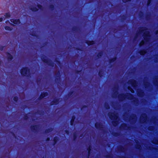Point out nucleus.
<instances>
[{
	"label": "nucleus",
	"mask_w": 158,
	"mask_h": 158,
	"mask_svg": "<svg viewBox=\"0 0 158 158\" xmlns=\"http://www.w3.org/2000/svg\"><path fill=\"white\" fill-rule=\"evenodd\" d=\"M108 115L111 120H113L112 122L113 125L114 126H117L118 124L117 120L118 119V114L115 112H109L108 113Z\"/></svg>",
	"instance_id": "obj_1"
},
{
	"label": "nucleus",
	"mask_w": 158,
	"mask_h": 158,
	"mask_svg": "<svg viewBox=\"0 0 158 158\" xmlns=\"http://www.w3.org/2000/svg\"><path fill=\"white\" fill-rule=\"evenodd\" d=\"M141 33H143V36L145 40H143L139 44V46L141 47L145 43L148 42V31L142 29L141 31Z\"/></svg>",
	"instance_id": "obj_2"
},
{
	"label": "nucleus",
	"mask_w": 158,
	"mask_h": 158,
	"mask_svg": "<svg viewBox=\"0 0 158 158\" xmlns=\"http://www.w3.org/2000/svg\"><path fill=\"white\" fill-rule=\"evenodd\" d=\"M118 97L119 98H122L121 100H123L126 98L131 100L133 98V96L130 93H127L125 94H120L119 95Z\"/></svg>",
	"instance_id": "obj_3"
},
{
	"label": "nucleus",
	"mask_w": 158,
	"mask_h": 158,
	"mask_svg": "<svg viewBox=\"0 0 158 158\" xmlns=\"http://www.w3.org/2000/svg\"><path fill=\"white\" fill-rule=\"evenodd\" d=\"M148 120V117L147 115L144 113L142 114L139 118L140 122L142 123H146Z\"/></svg>",
	"instance_id": "obj_4"
},
{
	"label": "nucleus",
	"mask_w": 158,
	"mask_h": 158,
	"mask_svg": "<svg viewBox=\"0 0 158 158\" xmlns=\"http://www.w3.org/2000/svg\"><path fill=\"white\" fill-rule=\"evenodd\" d=\"M127 83L129 85H131L135 89H136L138 84L137 82L133 79H131L129 80L127 82Z\"/></svg>",
	"instance_id": "obj_5"
},
{
	"label": "nucleus",
	"mask_w": 158,
	"mask_h": 158,
	"mask_svg": "<svg viewBox=\"0 0 158 158\" xmlns=\"http://www.w3.org/2000/svg\"><path fill=\"white\" fill-rule=\"evenodd\" d=\"M30 72L29 69L27 67L22 68L20 70L21 74L24 76H26Z\"/></svg>",
	"instance_id": "obj_6"
},
{
	"label": "nucleus",
	"mask_w": 158,
	"mask_h": 158,
	"mask_svg": "<svg viewBox=\"0 0 158 158\" xmlns=\"http://www.w3.org/2000/svg\"><path fill=\"white\" fill-rule=\"evenodd\" d=\"M37 7L38 8H37L35 7H32L31 8V10L34 11H37L38 10V9H42V6H41L40 5H37Z\"/></svg>",
	"instance_id": "obj_7"
},
{
	"label": "nucleus",
	"mask_w": 158,
	"mask_h": 158,
	"mask_svg": "<svg viewBox=\"0 0 158 158\" xmlns=\"http://www.w3.org/2000/svg\"><path fill=\"white\" fill-rule=\"evenodd\" d=\"M10 21L11 22L13 23L14 24H19L20 23V21L19 19H11Z\"/></svg>",
	"instance_id": "obj_8"
},
{
	"label": "nucleus",
	"mask_w": 158,
	"mask_h": 158,
	"mask_svg": "<svg viewBox=\"0 0 158 158\" xmlns=\"http://www.w3.org/2000/svg\"><path fill=\"white\" fill-rule=\"evenodd\" d=\"M102 124L100 123H96L95 124V127L98 129H100L102 127Z\"/></svg>",
	"instance_id": "obj_9"
},
{
	"label": "nucleus",
	"mask_w": 158,
	"mask_h": 158,
	"mask_svg": "<svg viewBox=\"0 0 158 158\" xmlns=\"http://www.w3.org/2000/svg\"><path fill=\"white\" fill-rule=\"evenodd\" d=\"M48 94L47 92H43L41 93L39 98L40 99H42L44 97H45L48 96Z\"/></svg>",
	"instance_id": "obj_10"
},
{
	"label": "nucleus",
	"mask_w": 158,
	"mask_h": 158,
	"mask_svg": "<svg viewBox=\"0 0 158 158\" xmlns=\"http://www.w3.org/2000/svg\"><path fill=\"white\" fill-rule=\"evenodd\" d=\"M152 143L154 145H158V139H153L152 141Z\"/></svg>",
	"instance_id": "obj_11"
},
{
	"label": "nucleus",
	"mask_w": 158,
	"mask_h": 158,
	"mask_svg": "<svg viewBox=\"0 0 158 158\" xmlns=\"http://www.w3.org/2000/svg\"><path fill=\"white\" fill-rule=\"evenodd\" d=\"M7 56L8 57V59L9 60H12L13 57L12 56L10 55V53H8L7 54Z\"/></svg>",
	"instance_id": "obj_12"
},
{
	"label": "nucleus",
	"mask_w": 158,
	"mask_h": 158,
	"mask_svg": "<svg viewBox=\"0 0 158 158\" xmlns=\"http://www.w3.org/2000/svg\"><path fill=\"white\" fill-rule=\"evenodd\" d=\"M139 52L141 55H144L146 54V52L145 50H142L139 51Z\"/></svg>",
	"instance_id": "obj_13"
},
{
	"label": "nucleus",
	"mask_w": 158,
	"mask_h": 158,
	"mask_svg": "<svg viewBox=\"0 0 158 158\" xmlns=\"http://www.w3.org/2000/svg\"><path fill=\"white\" fill-rule=\"evenodd\" d=\"M153 84L155 86L158 87V80L157 79H156L153 81Z\"/></svg>",
	"instance_id": "obj_14"
},
{
	"label": "nucleus",
	"mask_w": 158,
	"mask_h": 158,
	"mask_svg": "<svg viewBox=\"0 0 158 158\" xmlns=\"http://www.w3.org/2000/svg\"><path fill=\"white\" fill-rule=\"evenodd\" d=\"M128 89L132 93H134V90L132 89V88L130 86H128Z\"/></svg>",
	"instance_id": "obj_15"
},
{
	"label": "nucleus",
	"mask_w": 158,
	"mask_h": 158,
	"mask_svg": "<svg viewBox=\"0 0 158 158\" xmlns=\"http://www.w3.org/2000/svg\"><path fill=\"white\" fill-rule=\"evenodd\" d=\"M75 118V117H72V118L71 120V121H70V124L71 125H73Z\"/></svg>",
	"instance_id": "obj_16"
},
{
	"label": "nucleus",
	"mask_w": 158,
	"mask_h": 158,
	"mask_svg": "<svg viewBox=\"0 0 158 158\" xmlns=\"http://www.w3.org/2000/svg\"><path fill=\"white\" fill-rule=\"evenodd\" d=\"M5 30L8 31H11L12 30V29L8 26H5Z\"/></svg>",
	"instance_id": "obj_17"
},
{
	"label": "nucleus",
	"mask_w": 158,
	"mask_h": 158,
	"mask_svg": "<svg viewBox=\"0 0 158 158\" xmlns=\"http://www.w3.org/2000/svg\"><path fill=\"white\" fill-rule=\"evenodd\" d=\"M87 43L88 44V45H91L94 44V42L93 41H88L87 42Z\"/></svg>",
	"instance_id": "obj_18"
},
{
	"label": "nucleus",
	"mask_w": 158,
	"mask_h": 158,
	"mask_svg": "<svg viewBox=\"0 0 158 158\" xmlns=\"http://www.w3.org/2000/svg\"><path fill=\"white\" fill-rule=\"evenodd\" d=\"M5 16L7 18H9L10 17V14L9 13H6L5 14Z\"/></svg>",
	"instance_id": "obj_19"
},
{
	"label": "nucleus",
	"mask_w": 158,
	"mask_h": 158,
	"mask_svg": "<svg viewBox=\"0 0 158 158\" xmlns=\"http://www.w3.org/2000/svg\"><path fill=\"white\" fill-rule=\"evenodd\" d=\"M102 52H100L99 53L98 55V58L100 57L102 55Z\"/></svg>",
	"instance_id": "obj_20"
},
{
	"label": "nucleus",
	"mask_w": 158,
	"mask_h": 158,
	"mask_svg": "<svg viewBox=\"0 0 158 158\" xmlns=\"http://www.w3.org/2000/svg\"><path fill=\"white\" fill-rule=\"evenodd\" d=\"M105 106L106 108L107 109H109L110 108L109 105L106 103L105 104Z\"/></svg>",
	"instance_id": "obj_21"
},
{
	"label": "nucleus",
	"mask_w": 158,
	"mask_h": 158,
	"mask_svg": "<svg viewBox=\"0 0 158 158\" xmlns=\"http://www.w3.org/2000/svg\"><path fill=\"white\" fill-rule=\"evenodd\" d=\"M87 150H88V156H89L90 154V150H91L90 148H88L87 149Z\"/></svg>",
	"instance_id": "obj_22"
},
{
	"label": "nucleus",
	"mask_w": 158,
	"mask_h": 158,
	"mask_svg": "<svg viewBox=\"0 0 158 158\" xmlns=\"http://www.w3.org/2000/svg\"><path fill=\"white\" fill-rule=\"evenodd\" d=\"M135 147L137 149H140L141 148V146L139 145H137L135 146Z\"/></svg>",
	"instance_id": "obj_23"
},
{
	"label": "nucleus",
	"mask_w": 158,
	"mask_h": 158,
	"mask_svg": "<svg viewBox=\"0 0 158 158\" xmlns=\"http://www.w3.org/2000/svg\"><path fill=\"white\" fill-rule=\"evenodd\" d=\"M58 138L57 137H55L54 139V141L55 142V143H56V142L58 140Z\"/></svg>",
	"instance_id": "obj_24"
},
{
	"label": "nucleus",
	"mask_w": 158,
	"mask_h": 158,
	"mask_svg": "<svg viewBox=\"0 0 158 158\" xmlns=\"http://www.w3.org/2000/svg\"><path fill=\"white\" fill-rule=\"evenodd\" d=\"M158 110V109H150L149 108V112H150V111H151V110ZM149 131H150V127H149Z\"/></svg>",
	"instance_id": "obj_25"
},
{
	"label": "nucleus",
	"mask_w": 158,
	"mask_h": 158,
	"mask_svg": "<svg viewBox=\"0 0 158 158\" xmlns=\"http://www.w3.org/2000/svg\"><path fill=\"white\" fill-rule=\"evenodd\" d=\"M138 95L139 96H140V97H142L143 95V93L142 92V93H141V94H140L139 92L138 93Z\"/></svg>",
	"instance_id": "obj_26"
},
{
	"label": "nucleus",
	"mask_w": 158,
	"mask_h": 158,
	"mask_svg": "<svg viewBox=\"0 0 158 158\" xmlns=\"http://www.w3.org/2000/svg\"><path fill=\"white\" fill-rule=\"evenodd\" d=\"M13 99L14 101L16 102L17 101L18 98L17 97H14Z\"/></svg>",
	"instance_id": "obj_27"
},
{
	"label": "nucleus",
	"mask_w": 158,
	"mask_h": 158,
	"mask_svg": "<svg viewBox=\"0 0 158 158\" xmlns=\"http://www.w3.org/2000/svg\"><path fill=\"white\" fill-rule=\"evenodd\" d=\"M154 34L156 35H158V30H156L154 31Z\"/></svg>",
	"instance_id": "obj_28"
},
{
	"label": "nucleus",
	"mask_w": 158,
	"mask_h": 158,
	"mask_svg": "<svg viewBox=\"0 0 158 158\" xmlns=\"http://www.w3.org/2000/svg\"><path fill=\"white\" fill-rule=\"evenodd\" d=\"M123 2H128L130 1V0H122Z\"/></svg>",
	"instance_id": "obj_29"
},
{
	"label": "nucleus",
	"mask_w": 158,
	"mask_h": 158,
	"mask_svg": "<svg viewBox=\"0 0 158 158\" xmlns=\"http://www.w3.org/2000/svg\"><path fill=\"white\" fill-rule=\"evenodd\" d=\"M44 62L45 63H48V60L47 59V60H43Z\"/></svg>",
	"instance_id": "obj_30"
},
{
	"label": "nucleus",
	"mask_w": 158,
	"mask_h": 158,
	"mask_svg": "<svg viewBox=\"0 0 158 158\" xmlns=\"http://www.w3.org/2000/svg\"><path fill=\"white\" fill-rule=\"evenodd\" d=\"M49 65H50L51 66H53L54 65V64L53 63H51V64H49Z\"/></svg>",
	"instance_id": "obj_31"
},
{
	"label": "nucleus",
	"mask_w": 158,
	"mask_h": 158,
	"mask_svg": "<svg viewBox=\"0 0 158 158\" xmlns=\"http://www.w3.org/2000/svg\"><path fill=\"white\" fill-rule=\"evenodd\" d=\"M149 38L150 37V35L149 34Z\"/></svg>",
	"instance_id": "obj_32"
},
{
	"label": "nucleus",
	"mask_w": 158,
	"mask_h": 158,
	"mask_svg": "<svg viewBox=\"0 0 158 158\" xmlns=\"http://www.w3.org/2000/svg\"><path fill=\"white\" fill-rule=\"evenodd\" d=\"M3 20V19L2 18H0V22H2Z\"/></svg>",
	"instance_id": "obj_33"
},
{
	"label": "nucleus",
	"mask_w": 158,
	"mask_h": 158,
	"mask_svg": "<svg viewBox=\"0 0 158 158\" xmlns=\"http://www.w3.org/2000/svg\"><path fill=\"white\" fill-rule=\"evenodd\" d=\"M151 0H149V4L151 2Z\"/></svg>",
	"instance_id": "obj_34"
},
{
	"label": "nucleus",
	"mask_w": 158,
	"mask_h": 158,
	"mask_svg": "<svg viewBox=\"0 0 158 158\" xmlns=\"http://www.w3.org/2000/svg\"><path fill=\"white\" fill-rule=\"evenodd\" d=\"M56 102L55 104H56L58 102V101L57 100H56Z\"/></svg>",
	"instance_id": "obj_35"
},
{
	"label": "nucleus",
	"mask_w": 158,
	"mask_h": 158,
	"mask_svg": "<svg viewBox=\"0 0 158 158\" xmlns=\"http://www.w3.org/2000/svg\"><path fill=\"white\" fill-rule=\"evenodd\" d=\"M133 116L134 117V118H136V116H135V115H134V114H133Z\"/></svg>",
	"instance_id": "obj_36"
},
{
	"label": "nucleus",
	"mask_w": 158,
	"mask_h": 158,
	"mask_svg": "<svg viewBox=\"0 0 158 158\" xmlns=\"http://www.w3.org/2000/svg\"><path fill=\"white\" fill-rule=\"evenodd\" d=\"M49 140V138H47V141H48Z\"/></svg>",
	"instance_id": "obj_37"
},
{
	"label": "nucleus",
	"mask_w": 158,
	"mask_h": 158,
	"mask_svg": "<svg viewBox=\"0 0 158 158\" xmlns=\"http://www.w3.org/2000/svg\"><path fill=\"white\" fill-rule=\"evenodd\" d=\"M100 73H101V72H99V75L100 76H101L100 75Z\"/></svg>",
	"instance_id": "obj_38"
},
{
	"label": "nucleus",
	"mask_w": 158,
	"mask_h": 158,
	"mask_svg": "<svg viewBox=\"0 0 158 158\" xmlns=\"http://www.w3.org/2000/svg\"><path fill=\"white\" fill-rule=\"evenodd\" d=\"M115 60V58H113L112 59V60L114 61V60Z\"/></svg>",
	"instance_id": "obj_39"
},
{
	"label": "nucleus",
	"mask_w": 158,
	"mask_h": 158,
	"mask_svg": "<svg viewBox=\"0 0 158 158\" xmlns=\"http://www.w3.org/2000/svg\"><path fill=\"white\" fill-rule=\"evenodd\" d=\"M149 11L148 13H149Z\"/></svg>",
	"instance_id": "obj_40"
},
{
	"label": "nucleus",
	"mask_w": 158,
	"mask_h": 158,
	"mask_svg": "<svg viewBox=\"0 0 158 158\" xmlns=\"http://www.w3.org/2000/svg\"><path fill=\"white\" fill-rule=\"evenodd\" d=\"M2 49H3L2 48H0V50H2Z\"/></svg>",
	"instance_id": "obj_41"
},
{
	"label": "nucleus",
	"mask_w": 158,
	"mask_h": 158,
	"mask_svg": "<svg viewBox=\"0 0 158 158\" xmlns=\"http://www.w3.org/2000/svg\"><path fill=\"white\" fill-rule=\"evenodd\" d=\"M148 158H151L149 156V157Z\"/></svg>",
	"instance_id": "obj_42"
},
{
	"label": "nucleus",
	"mask_w": 158,
	"mask_h": 158,
	"mask_svg": "<svg viewBox=\"0 0 158 158\" xmlns=\"http://www.w3.org/2000/svg\"><path fill=\"white\" fill-rule=\"evenodd\" d=\"M148 148H149V149H150V146H149Z\"/></svg>",
	"instance_id": "obj_43"
},
{
	"label": "nucleus",
	"mask_w": 158,
	"mask_h": 158,
	"mask_svg": "<svg viewBox=\"0 0 158 158\" xmlns=\"http://www.w3.org/2000/svg\"><path fill=\"white\" fill-rule=\"evenodd\" d=\"M148 84H149V82L148 83Z\"/></svg>",
	"instance_id": "obj_44"
},
{
	"label": "nucleus",
	"mask_w": 158,
	"mask_h": 158,
	"mask_svg": "<svg viewBox=\"0 0 158 158\" xmlns=\"http://www.w3.org/2000/svg\"><path fill=\"white\" fill-rule=\"evenodd\" d=\"M148 103H149V102H148Z\"/></svg>",
	"instance_id": "obj_45"
},
{
	"label": "nucleus",
	"mask_w": 158,
	"mask_h": 158,
	"mask_svg": "<svg viewBox=\"0 0 158 158\" xmlns=\"http://www.w3.org/2000/svg\"><path fill=\"white\" fill-rule=\"evenodd\" d=\"M147 4L148 5V3H147Z\"/></svg>",
	"instance_id": "obj_46"
},
{
	"label": "nucleus",
	"mask_w": 158,
	"mask_h": 158,
	"mask_svg": "<svg viewBox=\"0 0 158 158\" xmlns=\"http://www.w3.org/2000/svg\"><path fill=\"white\" fill-rule=\"evenodd\" d=\"M148 59H149V57Z\"/></svg>",
	"instance_id": "obj_47"
},
{
	"label": "nucleus",
	"mask_w": 158,
	"mask_h": 158,
	"mask_svg": "<svg viewBox=\"0 0 158 158\" xmlns=\"http://www.w3.org/2000/svg\"><path fill=\"white\" fill-rule=\"evenodd\" d=\"M148 56H149V55H148Z\"/></svg>",
	"instance_id": "obj_48"
}]
</instances>
